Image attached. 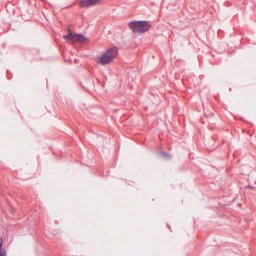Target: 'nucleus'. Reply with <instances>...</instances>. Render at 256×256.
I'll list each match as a JSON object with an SVG mask.
<instances>
[{
  "label": "nucleus",
  "mask_w": 256,
  "mask_h": 256,
  "mask_svg": "<svg viewBox=\"0 0 256 256\" xmlns=\"http://www.w3.org/2000/svg\"><path fill=\"white\" fill-rule=\"evenodd\" d=\"M118 49L116 47H112L108 49L100 58L98 64L104 66L112 62L118 54Z\"/></svg>",
  "instance_id": "obj_1"
},
{
  "label": "nucleus",
  "mask_w": 256,
  "mask_h": 256,
  "mask_svg": "<svg viewBox=\"0 0 256 256\" xmlns=\"http://www.w3.org/2000/svg\"><path fill=\"white\" fill-rule=\"evenodd\" d=\"M130 28L134 32L144 33L148 32L152 27L148 21H136L130 23Z\"/></svg>",
  "instance_id": "obj_2"
},
{
  "label": "nucleus",
  "mask_w": 256,
  "mask_h": 256,
  "mask_svg": "<svg viewBox=\"0 0 256 256\" xmlns=\"http://www.w3.org/2000/svg\"><path fill=\"white\" fill-rule=\"evenodd\" d=\"M102 0H82L80 2L81 8H89L99 4Z\"/></svg>",
  "instance_id": "obj_3"
},
{
  "label": "nucleus",
  "mask_w": 256,
  "mask_h": 256,
  "mask_svg": "<svg viewBox=\"0 0 256 256\" xmlns=\"http://www.w3.org/2000/svg\"><path fill=\"white\" fill-rule=\"evenodd\" d=\"M64 38L69 42H76V34L70 32L67 35L64 36Z\"/></svg>",
  "instance_id": "obj_4"
},
{
  "label": "nucleus",
  "mask_w": 256,
  "mask_h": 256,
  "mask_svg": "<svg viewBox=\"0 0 256 256\" xmlns=\"http://www.w3.org/2000/svg\"><path fill=\"white\" fill-rule=\"evenodd\" d=\"M88 40V38L82 34H76V42L84 43Z\"/></svg>",
  "instance_id": "obj_5"
},
{
  "label": "nucleus",
  "mask_w": 256,
  "mask_h": 256,
  "mask_svg": "<svg viewBox=\"0 0 256 256\" xmlns=\"http://www.w3.org/2000/svg\"><path fill=\"white\" fill-rule=\"evenodd\" d=\"M2 246L3 240L0 238V256H6V251L2 248Z\"/></svg>",
  "instance_id": "obj_6"
},
{
  "label": "nucleus",
  "mask_w": 256,
  "mask_h": 256,
  "mask_svg": "<svg viewBox=\"0 0 256 256\" xmlns=\"http://www.w3.org/2000/svg\"><path fill=\"white\" fill-rule=\"evenodd\" d=\"M161 154L166 158H170V156L166 152H161Z\"/></svg>",
  "instance_id": "obj_7"
}]
</instances>
